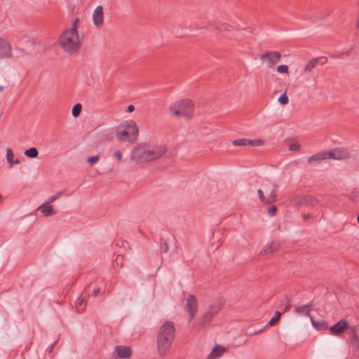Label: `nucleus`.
<instances>
[{"label":"nucleus","instance_id":"42","mask_svg":"<svg viewBox=\"0 0 359 359\" xmlns=\"http://www.w3.org/2000/svg\"><path fill=\"white\" fill-rule=\"evenodd\" d=\"M311 215L310 214H304L303 215V219L304 221L309 219V218H311Z\"/></svg>","mask_w":359,"mask_h":359},{"label":"nucleus","instance_id":"16","mask_svg":"<svg viewBox=\"0 0 359 359\" xmlns=\"http://www.w3.org/2000/svg\"><path fill=\"white\" fill-rule=\"evenodd\" d=\"M327 62V59L324 57H315L311 59L305 66L304 72H311L313 69H314L318 63L321 65L325 64Z\"/></svg>","mask_w":359,"mask_h":359},{"label":"nucleus","instance_id":"26","mask_svg":"<svg viewBox=\"0 0 359 359\" xmlns=\"http://www.w3.org/2000/svg\"><path fill=\"white\" fill-rule=\"evenodd\" d=\"M25 155L29 158H36L39 155V152L35 147H32L25 150Z\"/></svg>","mask_w":359,"mask_h":359},{"label":"nucleus","instance_id":"5","mask_svg":"<svg viewBox=\"0 0 359 359\" xmlns=\"http://www.w3.org/2000/svg\"><path fill=\"white\" fill-rule=\"evenodd\" d=\"M169 111L172 116H184L190 118L194 115V107L191 100L183 99L171 104Z\"/></svg>","mask_w":359,"mask_h":359},{"label":"nucleus","instance_id":"17","mask_svg":"<svg viewBox=\"0 0 359 359\" xmlns=\"http://www.w3.org/2000/svg\"><path fill=\"white\" fill-rule=\"evenodd\" d=\"M225 304V300L224 299H217L214 301L210 306H208V310L210 311V313L217 316L219 311L223 308Z\"/></svg>","mask_w":359,"mask_h":359},{"label":"nucleus","instance_id":"34","mask_svg":"<svg viewBox=\"0 0 359 359\" xmlns=\"http://www.w3.org/2000/svg\"><path fill=\"white\" fill-rule=\"evenodd\" d=\"M276 207L274 205L269 207L268 209L269 215H270L271 216L274 215L276 212Z\"/></svg>","mask_w":359,"mask_h":359},{"label":"nucleus","instance_id":"30","mask_svg":"<svg viewBox=\"0 0 359 359\" xmlns=\"http://www.w3.org/2000/svg\"><path fill=\"white\" fill-rule=\"evenodd\" d=\"M288 69H289L288 66L285 65H279L277 67V72L278 73H281V74L288 73Z\"/></svg>","mask_w":359,"mask_h":359},{"label":"nucleus","instance_id":"9","mask_svg":"<svg viewBox=\"0 0 359 359\" xmlns=\"http://www.w3.org/2000/svg\"><path fill=\"white\" fill-rule=\"evenodd\" d=\"M327 158L336 160H344L350 157L348 149L344 148H337L331 151H327Z\"/></svg>","mask_w":359,"mask_h":359},{"label":"nucleus","instance_id":"25","mask_svg":"<svg viewBox=\"0 0 359 359\" xmlns=\"http://www.w3.org/2000/svg\"><path fill=\"white\" fill-rule=\"evenodd\" d=\"M6 160H7L8 163L10 164H13V163L19 164L20 163V161L18 159H16L15 161H14V154H13V150L11 148H8L6 149Z\"/></svg>","mask_w":359,"mask_h":359},{"label":"nucleus","instance_id":"7","mask_svg":"<svg viewBox=\"0 0 359 359\" xmlns=\"http://www.w3.org/2000/svg\"><path fill=\"white\" fill-rule=\"evenodd\" d=\"M280 58L281 55L278 51H266L260 56L261 60L266 62L269 67H272L277 64Z\"/></svg>","mask_w":359,"mask_h":359},{"label":"nucleus","instance_id":"13","mask_svg":"<svg viewBox=\"0 0 359 359\" xmlns=\"http://www.w3.org/2000/svg\"><path fill=\"white\" fill-rule=\"evenodd\" d=\"M114 354L120 359H128L131 356L132 351L129 346H116Z\"/></svg>","mask_w":359,"mask_h":359},{"label":"nucleus","instance_id":"23","mask_svg":"<svg viewBox=\"0 0 359 359\" xmlns=\"http://www.w3.org/2000/svg\"><path fill=\"white\" fill-rule=\"evenodd\" d=\"M311 310V304H305L298 306L295 308L294 311L300 316H309V312Z\"/></svg>","mask_w":359,"mask_h":359},{"label":"nucleus","instance_id":"32","mask_svg":"<svg viewBox=\"0 0 359 359\" xmlns=\"http://www.w3.org/2000/svg\"><path fill=\"white\" fill-rule=\"evenodd\" d=\"M311 323L314 327H316L318 330H323L326 327L324 323L319 324L316 321H315L313 318H311Z\"/></svg>","mask_w":359,"mask_h":359},{"label":"nucleus","instance_id":"40","mask_svg":"<svg viewBox=\"0 0 359 359\" xmlns=\"http://www.w3.org/2000/svg\"><path fill=\"white\" fill-rule=\"evenodd\" d=\"M100 288H95L93 290V295L94 297H96L97 295V294L100 292Z\"/></svg>","mask_w":359,"mask_h":359},{"label":"nucleus","instance_id":"38","mask_svg":"<svg viewBox=\"0 0 359 359\" xmlns=\"http://www.w3.org/2000/svg\"><path fill=\"white\" fill-rule=\"evenodd\" d=\"M232 28V26L228 24H224L222 25V29L226 31H229Z\"/></svg>","mask_w":359,"mask_h":359},{"label":"nucleus","instance_id":"43","mask_svg":"<svg viewBox=\"0 0 359 359\" xmlns=\"http://www.w3.org/2000/svg\"><path fill=\"white\" fill-rule=\"evenodd\" d=\"M163 252H167L168 250V245L167 243H165V245L163 248Z\"/></svg>","mask_w":359,"mask_h":359},{"label":"nucleus","instance_id":"6","mask_svg":"<svg viewBox=\"0 0 359 359\" xmlns=\"http://www.w3.org/2000/svg\"><path fill=\"white\" fill-rule=\"evenodd\" d=\"M262 189L257 191L259 199L266 204H272L276 201L277 186L271 182L266 181L262 184Z\"/></svg>","mask_w":359,"mask_h":359},{"label":"nucleus","instance_id":"11","mask_svg":"<svg viewBox=\"0 0 359 359\" xmlns=\"http://www.w3.org/2000/svg\"><path fill=\"white\" fill-rule=\"evenodd\" d=\"M12 57L11 46L8 41L0 37V60Z\"/></svg>","mask_w":359,"mask_h":359},{"label":"nucleus","instance_id":"35","mask_svg":"<svg viewBox=\"0 0 359 359\" xmlns=\"http://www.w3.org/2000/svg\"><path fill=\"white\" fill-rule=\"evenodd\" d=\"M117 161H121L122 159V153L119 150H116L114 154Z\"/></svg>","mask_w":359,"mask_h":359},{"label":"nucleus","instance_id":"1","mask_svg":"<svg viewBox=\"0 0 359 359\" xmlns=\"http://www.w3.org/2000/svg\"><path fill=\"white\" fill-rule=\"evenodd\" d=\"M166 152L167 147L163 144L142 142L133 147L130 158L137 163H145L161 158Z\"/></svg>","mask_w":359,"mask_h":359},{"label":"nucleus","instance_id":"29","mask_svg":"<svg viewBox=\"0 0 359 359\" xmlns=\"http://www.w3.org/2000/svg\"><path fill=\"white\" fill-rule=\"evenodd\" d=\"M278 102L281 104H283V105H285L287 104H288L289 102V99H288V97L286 94V92H285L284 93H283L278 98Z\"/></svg>","mask_w":359,"mask_h":359},{"label":"nucleus","instance_id":"22","mask_svg":"<svg viewBox=\"0 0 359 359\" xmlns=\"http://www.w3.org/2000/svg\"><path fill=\"white\" fill-rule=\"evenodd\" d=\"M225 351V348L219 345H216L207 359H216L221 356Z\"/></svg>","mask_w":359,"mask_h":359},{"label":"nucleus","instance_id":"27","mask_svg":"<svg viewBox=\"0 0 359 359\" xmlns=\"http://www.w3.org/2000/svg\"><path fill=\"white\" fill-rule=\"evenodd\" d=\"M282 315V313L280 311H276L274 316H273L269 322L268 323V325L269 326H273L280 318V316Z\"/></svg>","mask_w":359,"mask_h":359},{"label":"nucleus","instance_id":"10","mask_svg":"<svg viewBox=\"0 0 359 359\" xmlns=\"http://www.w3.org/2000/svg\"><path fill=\"white\" fill-rule=\"evenodd\" d=\"M232 144L234 146H246L250 145L252 147L262 146L264 144V142L261 139L257 140H248L246 138H241L234 140L232 142Z\"/></svg>","mask_w":359,"mask_h":359},{"label":"nucleus","instance_id":"28","mask_svg":"<svg viewBox=\"0 0 359 359\" xmlns=\"http://www.w3.org/2000/svg\"><path fill=\"white\" fill-rule=\"evenodd\" d=\"M81 108H82V106L80 103H77L76 104H75L72 108V116L74 117H77L81 111Z\"/></svg>","mask_w":359,"mask_h":359},{"label":"nucleus","instance_id":"33","mask_svg":"<svg viewBox=\"0 0 359 359\" xmlns=\"http://www.w3.org/2000/svg\"><path fill=\"white\" fill-rule=\"evenodd\" d=\"M300 147L301 145L299 143L294 142L290 145L289 149L292 151H297L300 149Z\"/></svg>","mask_w":359,"mask_h":359},{"label":"nucleus","instance_id":"20","mask_svg":"<svg viewBox=\"0 0 359 359\" xmlns=\"http://www.w3.org/2000/svg\"><path fill=\"white\" fill-rule=\"evenodd\" d=\"M215 316V315L207 310L199 318L200 325L204 327L208 325Z\"/></svg>","mask_w":359,"mask_h":359},{"label":"nucleus","instance_id":"12","mask_svg":"<svg viewBox=\"0 0 359 359\" xmlns=\"http://www.w3.org/2000/svg\"><path fill=\"white\" fill-rule=\"evenodd\" d=\"M348 328V323L344 319L340 320L338 323L331 326L330 332L332 334L339 336Z\"/></svg>","mask_w":359,"mask_h":359},{"label":"nucleus","instance_id":"37","mask_svg":"<svg viewBox=\"0 0 359 359\" xmlns=\"http://www.w3.org/2000/svg\"><path fill=\"white\" fill-rule=\"evenodd\" d=\"M83 302H84V299H83L82 297H79V298L76 300V302H75V303H76V305L77 306H82V305H83Z\"/></svg>","mask_w":359,"mask_h":359},{"label":"nucleus","instance_id":"18","mask_svg":"<svg viewBox=\"0 0 359 359\" xmlns=\"http://www.w3.org/2000/svg\"><path fill=\"white\" fill-rule=\"evenodd\" d=\"M298 203L301 205L313 207L318 204V201L311 196H306L302 198H300L299 199Z\"/></svg>","mask_w":359,"mask_h":359},{"label":"nucleus","instance_id":"45","mask_svg":"<svg viewBox=\"0 0 359 359\" xmlns=\"http://www.w3.org/2000/svg\"><path fill=\"white\" fill-rule=\"evenodd\" d=\"M4 90V87L0 86V93Z\"/></svg>","mask_w":359,"mask_h":359},{"label":"nucleus","instance_id":"4","mask_svg":"<svg viewBox=\"0 0 359 359\" xmlns=\"http://www.w3.org/2000/svg\"><path fill=\"white\" fill-rule=\"evenodd\" d=\"M139 129L133 120L128 121L118 126L116 130V136L119 141L133 142L137 139Z\"/></svg>","mask_w":359,"mask_h":359},{"label":"nucleus","instance_id":"8","mask_svg":"<svg viewBox=\"0 0 359 359\" xmlns=\"http://www.w3.org/2000/svg\"><path fill=\"white\" fill-rule=\"evenodd\" d=\"M185 310L189 313V321H191L198 311V300L196 296L189 295L186 299Z\"/></svg>","mask_w":359,"mask_h":359},{"label":"nucleus","instance_id":"36","mask_svg":"<svg viewBox=\"0 0 359 359\" xmlns=\"http://www.w3.org/2000/svg\"><path fill=\"white\" fill-rule=\"evenodd\" d=\"M60 197V194H58L57 196H52L48 198V203H51L54 202L56 199H57Z\"/></svg>","mask_w":359,"mask_h":359},{"label":"nucleus","instance_id":"44","mask_svg":"<svg viewBox=\"0 0 359 359\" xmlns=\"http://www.w3.org/2000/svg\"><path fill=\"white\" fill-rule=\"evenodd\" d=\"M53 346L54 344H52L50 347H49V351L50 352L53 348Z\"/></svg>","mask_w":359,"mask_h":359},{"label":"nucleus","instance_id":"24","mask_svg":"<svg viewBox=\"0 0 359 359\" xmlns=\"http://www.w3.org/2000/svg\"><path fill=\"white\" fill-rule=\"evenodd\" d=\"M292 307L290 299L287 296H285L280 302V309L282 313L287 312Z\"/></svg>","mask_w":359,"mask_h":359},{"label":"nucleus","instance_id":"14","mask_svg":"<svg viewBox=\"0 0 359 359\" xmlns=\"http://www.w3.org/2000/svg\"><path fill=\"white\" fill-rule=\"evenodd\" d=\"M103 8L101 6H98L95 8L93 13V24L95 27H100L103 25Z\"/></svg>","mask_w":359,"mask_h":359},{"label":"nucleus","instance_id":"31","mask_svg":"<svg viewBox=\"0 0 359 359\" xmlns=\"http://www.w3.org/2000/svg\"><path fill=\"white\" fill-rule=\"evenodd\" d=\"M100 155H96L93 156L88 157L87 158V162L91 165L96 163L100 160Z\"/></svg>","mask_w":359,"mask_h":359},{"label":"nucleus","instance_id":"15","mask_svg":"<svg viewBox=\"0 0 359 359\" xmlns=\"http://www.w3.org/2000/svg\"><path fill=\"white\" fill-rule=\"evenodd\" d=\"M280 243L278 242L274 241L269 244L266 245L264 248L260 252L261 256H269L276 251H277L280 248Z\"/></svg>","mask_w":359,"mask_h":359},{"label":"nucleus","instance_id":"3","mask_svg":"<svg viewBox=\"0 0 359 359\" xmlns=\"http://www.w3.org/2000/svg\"><path fill=\"white\" fill-rule=\"evenodd\" d=\"M175 332V327L171 321H165L161 325L156 336V350L159 355H165L170 350Z\"/></svg>","mask_w":359,"mask_h":359},{"label":"nucleus","instance_id":"39","mask_svg":"<svg viewBox=\"0 0 359 359\" xmlns=\"http://www.w3.org/2000/svg\"><path fill=\"white\" fill-rule=\"evenodd\" d=\"M16 50L18 52V54L17 55V56H20L22 55H24V54H26L27 53L25 50L23 49H20V48H16Z\"/></svg>","mask_w":359,"mask_h":359},{"label":"nucleus","instance_id":"2","mask_svg":"<svg viewBox=\"0 0 359 359\" xmlns=\"http://www.w3.org/2000/svg\"><path fill=\"white\" fill-rule=\"evenodd\" d=\"M79 18H75L71 27L66 29L60 36L58 44L67 53H76L81 46V40L78 32Z\"/></svg>","mask_w":359,"mask_h":359},{"label":"nucleus","instance_id":"19","mask_svg":"<svg viewBox=\"0 0 359 359\" xmlns=\"http://www.w3.org/2000/svg\"><path fill=\"white\" fill-rule=\"evenodd\" d=\"M326 159H328L327 155V151H320L317 154H315L314 155L310 156L308 158L307 162L311 164L314 162L320 163L322 161L326 160Z\"/></svg>","mask_w":359,"mask_h":359},{"label":"nucleus","instance_id":"41","mask_svg":"<svg viewBox=\"0 0 359 359\" xmlns=\"http://www.w3.org/2000/svg\"><path fill=\"white\" fill-rule=\"evenodd\" d=\"M134 109H135V108H134V106H133V105H129V106L128 107V108H127V111H128V112H132V111H133Z\"/></svg>","mask_w":359,"mask_h":359},{"label":"nucleus","instance_id":"46","mask_svg":"<svg viewBox=\"0 0 359 359\" xmlns=\"http://www.w3.org/2000/svg\"><path fill=\"white\" fill-rule=\"evenodd\" d=\"M358 222L359 223V215L357 217Z\"/></svg>","mask_w":359,"mask_h":359},{"label":"nucleus","instance_id":"21","mask_svg":"<svg viewBox=\"0 0 359 359\" xmlns=\"http://www.w3.org/2000/svg\"><path fill=\"white\" fill-rule=\"evenodd\" d=\"M38 210H40L46 217H49L55 214V211L54 210L53 206L49 205L48 203L41 205L38 208Z\"/></svg>","mask_w":359,"mask_h":359}]
</instances>
